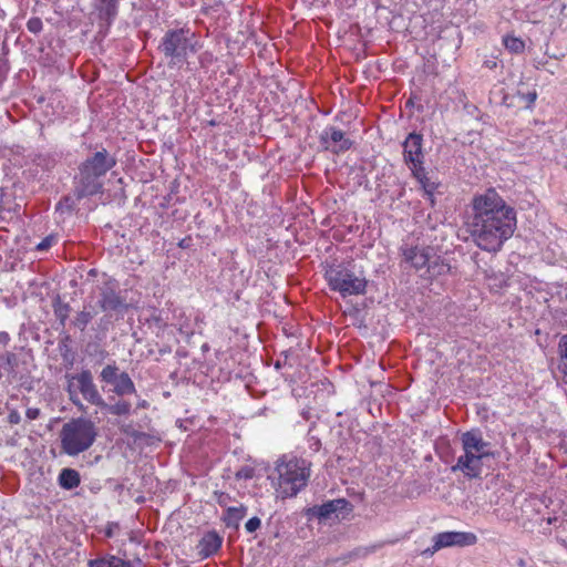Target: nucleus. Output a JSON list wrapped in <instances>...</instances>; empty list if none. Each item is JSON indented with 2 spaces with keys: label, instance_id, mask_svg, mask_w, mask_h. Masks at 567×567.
I'll list each match as a JSON object with an SVG mask.
<instances>
[{
  "label": "nucleus",
  "instance_id": "1",
  "mask_svg": "<svg viewBox=\"0 0 567 567\" xmlns=\"http://www.w3.org/2000/svg\"><path fill=\"white\" fill-rule=\"evenodd\" d=\"M470 233L482 250L497 252L516 229V213L493 188L475 195L472 200Z\"/></svg>",
  "mask_w": 567,
  "mask_h": 567
},
{
  "label": "nucleus",
  "instance_id": "2",
  "mask_svg": "<svg viewBox=\"0 0 567 567\" xmlns=\"http://www.w3.org/2000/svg\"><path fill=\"white\" fill-rule=\"evenodd\" d=\"M311 464L305 458L284 455L276 462L271 485L277 498L295 497L308 483Z\"/></svg>",
  "mask_w": 567,
  "mask_h": 567
},
{
  "label": "nucleus",
  "instance_id": "3",
  "mask_svg": "<svg viewBox=\"0 0 567 567\" xmlns=\"http://www.w3.org/2000/svg\"><path fill=\"white\" fill-rule=\"evenodd\" d=\"M463 454L457 457L453 472H462L467 478H477L483 471L485 458L493 456L489 451V443L485 442L481 433L468 431L461 436Z\"/></svg>",
  "mask_w": 567,
  "mask_h": 567
},
{
  "label": "nucleus",
  "instance_id": "4",
  "mask_svg": "<svg viewBox=\"0 0 567 567\" xmlns=\"http://www.w3.org/2000/svg\"><path fill=\"white\" fill-rule=\"evenodd\" d=\"M96 437L93 422L85 419H75L65 423L61 430L60 439L62 450L68 455H78L91 447Z\"/></svg>",
  "mask_w": 567,
  "mask_h": 567
},
{
  "label": "nucleus",
  "instance_id": "5",
  "mask_svg": "<svg viewBox=\"0 0 567 567\" xmlns=\"http://www.w3.org/2000/svg\"><path fill=\"white\" fill-rule=\"evenodd\" d=\"M326 279L329 287L342 297L363 295L367 289L364 277L357 276L340 266L329 267L326 271Z\"/></svg>",
  "mask_w": 567,
  "mask_h": 567
},
{
  "label": "nucleus",
  "instance_id": "6",
  "mask_svg": "<svg viewBox=\"0 0 567 567\" xmlns=\"http://www.w3.org/2000/svg\"><path fill=\"white\" fill-rule=\"evenodd\" d=\"M197 44L195 33L182 29L168 32L163 39L162 48L165 55L171 56L176 62H182L190 54L196 53Z\"/></svg>",
  "mask_w": 567,
  "mask_h": 567
},
{
  "label": "nucleus",
  "instance_id": "7",
  "mask_svg": "<svg viewBox=\"0 0 567 567\" xmlns=\"http://www.w3.org/2000/svg\"><path fill=\"white\" fill-rule=\"evenodd\" d=\"M477 543V536L471 532H444L434 536L433 546L423 551L424 555H433L446 547H466Z\"/></svg>",
  "mask_w": 567,
  "mask_h": 567
},
{
  "label": "nucleus",
  "instance_id": "8",
  "mask_svg": "<svg viewBox=\"0 0 567 567\" xmlns=\"http://www.w3.org/2000/svg\"><path fill=\"white\" fill-rule=\"evenodd\" d=\"M100 378L103 382L113 385V391L117 395L132 394L135 392V385L125 372H118V368L114 364H107L101 371Z\"/></svg>",
  "mask_w": 567,
  "mask_h": 567
},
{
  "label": "nucleus",
  "instance_id": "9",
  "mask_svg": "<svg viewBox=\"0 0 567 567\" xmlns=\"http://www.w3.org/2000/svg\"><path fill=\"white\" fill-rule=\"evenodd\" d=\"M75 385L79 388L83 398L92 404L97 406H106L105 401L100 395L94 382L92 373L89 370H83L79 374L72 378Z\"/></svg>",
  "mask_w": 567,
  "mask_h": 567
},
{
  "label": "nucleus",
  "instance_id": "10",
  "mask_svg": "<svg viewBox=\"0 0 567 567\" xmlns=\"http://www.w3.org/2000/svg\"><path fill=\"white\" fill-rule=\"evenodd\" d=\"M115 165V159L109 155L105 150L99 151L89 157L82 165L81 169L95 176H104Z\"/></svg>",
  "mask_w": 567,
  "mask_h": 567
},
{
  "label": "nucleus",
  "instance_id": "11",
  "mask_svg": "<svg viewBox=\"0 0 567 567\" xmlns=\"http://www.w3.org/2000/svg\"><path fill=\"white\" fill-rule=\"evenodd\" d=\"M404 159L412 168L422 167L423 153H422V136L411 133L403 143Z\"/></svg>",
  "mask_w": 567,
  "mask_h": 567
},
{
  "label": "nucleus",
  "instance_id": "12",
  "mask_svg": "<svg viewBox=\"0 0 567 567\" xmlns=\"http://www.w3.org/2000/svg\"><path fill=\"white\" fill-rule=\"evenodd\" d=\"M321 143L326 150L334 153L344 152L351 147V142L344 133L336 127H328L321 134Z\"/></svg>",
  "mask_w": 567,
  "mask_h": 567
},
{
  "label": "nucleus",
  "instance_id": "13",
  "mask_svg": "<svg viewBox=\"0 0 567 567\" xmlns=\"http://www.w3.org/2000/svg\"><path fill=\"white\" fill-rule=\"evenodd\" d=\"M100 176L92 175L80 168V175L76 186V193L79 197L90 196L97 194L102 188Z\"/></svg>",
  "mask_w": 567,
  "mask_h": 567
},
{
  "label": "nucleus",
  "instance_id": "14",
  "mask_svg": "<svg viewBox=\"0 0 567 567\" xmlns=\"http://www.w3.org/2000/svg\"><path fill=\"white\" fill-rule=\"evenodd\" d=\"M404 260L410 262L415 269H422L427 266L430 255L427 249H420L417 247L403 249Z\"/></svg>",
  "mask_w": 567,
  "mask_h": 567
},
{
  "label": "nucleus",
  "instance_id": "15",
  "mask_svg": "<svg viewBox=\"0 0 567 567\" xmlns=\"http://www.w3.org/2000/svg\"><path fill=\"white\" fill-rule=\"evenodd\" d=\"M221 545V538L216 533H207L199 542V554L209 557L215 554Z\"/></svg>",
  "mask_w": 567,
  "mask_h": 567
},
{
  "label": "nucleus",
  "instance_id": "16",
  "mask_svg": "<svg viewBox=\"0 0 567 567\" xmlns=\"http://www.w3.org/2000/svg\"><path fill=\"white\" fill-rule=\"evenodd\" d=\"M557 373L561 381L567 384V334L558 342Z\"/></svg>",
  "mask_w": 567,
  "mask_h": 567
},
{
  "label": "nucleus",
  "instance_id": "17",
  "mask_svg": "<svg viewBox=\"0 0 567 567\" xmlns=\"http://www.w3.org/2000/svg\"><path fill=\"white\" fill-rule=\"evenodd\" d=\"M347 506L348 502L346 499H333L319 506L317 509V514L319 517L327 518L332 513L347 508Z\"/></svg>",
  "mask_w": 567,
  "mask_h": 567
},
{
  "label": "nucleus",
  "instance_id": "18",
  "mask_svg": "<svg viewBox=\"0 0 567 567\" xmlns=\"http://www.w3.org/2000/svg\"><path fill=\"white\" fill-rule=\"evenodd\" d=\"M412 174L419 181V183H420L422 189L424 190L425 195H427L429 198L431 199V202H433V193H434V190L436 188L435 183L431 182L426 177L423 167L412 168Z\"/></svg>",
  "mask_w": 567,
  "mask_h": 567
},
{
  "label": "nucleus",
  "instance_id": "19",
  "mask_svg": "<svg viewBox=\"0 0 567 567\" xmlns=\"http://www.w3.org/2000/svg\"><path fill=\"white\" fill-rule=\"evenodd\" d=\"M59 483L63 488L72 489L80 484L79 473L71 468H64L59 475Z\"/></svg>",
  "mask_w": 567,
  "mask_h": 567
},
{
  "label": "nucleus",
  "instance_id": "20",
  "mask_svg": "<svg viewBox=\"0 0 567 567\" xmlns=\"http://www.w3.org/2000/svg\"><path fill=\"white\" fill-rule=\"evenodd\" d=\"M90 567H132L130 561L123 560L116 556H110L90 561Z\"/></svg>",
  "mask_w": 567,
  "mask_h": 567
},
{
  "label": "nucleus",
  "instance_id": "21",
  "mask_svg": "<svg viewBox=\"0 0 567 567\" xmlns=\"http://www.w3.org/2000/svg\"><path fill=\"white\" fill-rule=\"evenodd\" d=\"M117 2L118 0H95V6L101 14L110 19L116 14Z\"/></svg>",
  "mask_w": 567,
  "mask_h": 567
},
{
  "label": "nucleus",
  "instance_id": "22",
  "mask_svg": "<svg viewBox=\"0 0 567 567\" xmlns=\"http://www.w3.org/2000/svg\"><path fill=\"white\" fill-rule=\"evenodd\" d=\"M503 42L505 48L512 53H520L525 49L524 41L516 37H505Z\"/></svg>",
  "mask_w": 567,
  "mask_h": 567
},
{
  "label": "nucleus",
  "instance_id": "23",
  "mask_svg": "<svg viewBox=\"0 0 567 567\" xmlns=\"http://www.w3.org/2000/svg\"><path fill=\"white\" fill-rule=\"evenodd\" d=\"M102 408L106 409L110 413L115 415H126L131 411V403H128L127 401H118L115 404H106V406Z\"/></svg>",
  "mask_w": 567,
  "mask_h": 567
},
{
  "label": "nucleus",
  "instance_id": "24",
  "mask_svg": "<svg viewBox=\"0 0 567 567\" xmlns=\"http://www.w3.org/2000/svg\"><path fill=\"white\" fill-rule=\"evenodd\" d=\"M246 515V508L240 507H229L227 509L226 520L228 524L236 525L240 519H243Z\"/></svg>",
  "mask_w": 567,
  "mask_h": 567
},
{
  "label": "nucleus",
  "instance_id": "25",
  "mask_svg": "<svg viewBox=\"0 0 567 567\" xmlns=\"http://www.w3.org/2000/svg\"><path fill=\"white\" fill-rule=\"evenodd\" d=\"M380 548V545H372L368 547H360L352 551L351 556L358 557V558H364L368 555L377 551Z\"/></svg>",
  "mask_w": 567,
  "mask_h": 567
},
{
  "label": "nucleus",
  "instance_id": "26",
  "mask_svg": "<svg viewBox=\"0 0 567 567\" xmlns=\"http://www.w3.org/2000/svg\"><path fill=\"white\" fill-rule=\"evenodd\" d=\"M28 30L32 33H39L42 30V21L39 18H32L27 23Z\"/></svg>",
  "mask_w": 567,
  "mask_h": 567
},
{
  "label": "nucleus",
  "instance_id": "27",
  "mask_svg": "<svg viewBox=\"0 0 567 567\" xmlns=\"http://www.w3.org/2000/svg\"><path fill=\"white\" fill-rule=\"evenodd\" d=\"M260 524L261 523L258 517H252L246 523L245 528L248 533H254L260 527Z\"/></svg>",
  "mask_w": 567,
  "mask_h": 567
},
{
  "label": "nucleus",
  "instance_id": "28",
  "mask_svg": "<svg viewBox=\"0 0 567 567\" xmlns=\"http://www.w3.org/2000/svg\"><path fill=\"white\" fill-rule=\"evenodd\" d=\"M90 320H91V316L87 312H81L76 318L78 324L82 326V328H84L89 323Z\"/></svg>",
  "mask_w": 567,
  "mask_h": 567
},
{
  "label": "nucleus",
  "instance_id": "29",
  "mask_svg": "<svg viewBox=\"0 0 567 567\" xmlns=\"http://www.w3.org/2000/svg\"><path fill=\"white\" fill-rule=\"evenodd\" d=\"M53 238L47 237L40 244H38V250H47L52 245Z\"/></svg>",
  "mask_w": 567,
  "mask_h": 567
},
{
  "label": "nucleus",
  "instance_id": "30",
  "mask_svg": "<svg viewBox=\"0 0 567 567\" xmlns=\"http://www.w3.org/2000/svg\"><path fill=\"white\" fill-rule=\"evenodd\" d=\"M524 99L527 101V105L530 106L537 99V94L535 91L528 92Z\"/></svg>",
  "mask_w": 567,
  "mask_h": 567
},
{
  "label": "nucleus",
  "instance_id": "31",
  "mask_svg": "<svg viewBox=\"0 0 567 567\" xmlns=\"http://www.w3.org/2000/svg\"><path fill=\"white\" fill-rule=\"evenodd\" d=\"M38 415H39V410H37V409H29V410L27 411V416H28L29 419H31V420L37 419V417H38Z\"/></svg>",
  "mask_w": 567,
  "mask_h": 567
},
{
  "label": "nucleus",
  "instance_id": "32",
  "mask_svg": "<svg viewBox=\"0 0 567 567\" xmlns=\"http://www.w3.org/2000/svg\"><path fill=\"white\" fill-rule=\"evenodd\" d=\"M9 334L7 332H0V342L7 343L9 341Z\"/></svg>",
  "mask_w": 567,
  "mask_h": 567
}]
</instances>
